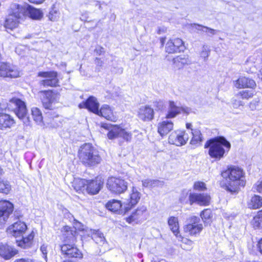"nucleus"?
<instances>
[{"mask_svg":"<svg viewBox=\"0 0 262 262\" xmlns=\"http://www.w3.org/2000/svg\"><path fill=\"white\" fill-rule=\"evenodd\" d=\"M245 173L241 168L231 166L222 173L223 177H227L226 189L231 192H237L240 187L245 185Z\"/></svg>","mask_w":262,"mask_h":262,"instance_id":"nucleus-1","label":"nucleus"},{"mask_svg":"<svg viewBox=\"0 0 262 262\" xmlns=\"http://www.w3.org/2000/svg\"><path fill=\"white\" fill-rule=\"evenodd\" d=\"M228 151L230 148V143L223 137L211 139L206 142L205 148H209V155L212 158L220 160L224 157L225 149Z\"/></svg>","mask_w":262,"mask_h":262,"instance_id":"nucleus-2","label":"nucleus"},{"mask_svg":"<svg viewBox=\"0 0 262 262\" xmlns=\"http://www.w3.org/2000/svg\"><path fill=\"white\" fill-rule=\"evenodd\" d=\"M80 161L86 166H94L100 163L101 158L98 151L89 143L80 146L78 151Z\"/></svg>","mask_w":262,"mask_h":262,"instance_id":"nucleus-3","label":"nucleus"},{"mask_svg":"<svg viewBox=\"0 0 262 262\" xmlns=\"http://www.w3.org/2000/svg\"><path fill=\"white\" fill-rule=\"evenodd\" d=\"M7 106L9 109L14 110L18 118L24 123L27 124L29 122L28 110L24 101L17 98H13L9 100Z\"/></svg>","mask_w":262,"mask_h":262,"instance_id":"nucleus-4","label":"nucleus"},{"mask_svg":"<svg viewBox=\"0 0 262 262\" xmlns=\"http://www.w3.org/2000/svg\"><path fill=\"white\" fill-rule=\"evenodd\" d=\"M104 128L108 130L107 137L109 139H114L122 138L127 142H130L132 139V134L118 125H112L105 124L102 126Z\"/></svg>","mask_w":262,"mask_h":262,"instance_id":"nucleus-5","label":"nucleus"},{"mask_svg":"<svg viewBox=\"0 0 262 262\" xmlns=\"http://www.w3.org/2000/svg\"><path fill=\"white\" fill-rule=\"evenodd\" d=\"M106 186L112 193L121 194L127 190V183L120 178L111 177L107 179Z\"/></svg>","mask_w":262,"mask_h":262,"instance_id":"nucleus-6","label":"nucleus"},{"mask_svg":"<svg viewBox=\"0 0 262 262\" xmlns=\"http://www.w3.org/2000/svg\"><path fill=\"white\" fill-rule=\"evenodd\" d=\"M57 76V73L55 71L39 72L38 76L43 78L39 81V84L43 86H57L59 83Z\"/></svg>","mask_w":262,"mask_h":262,"instance_id":"nucleus-7","label":"nucleus"},{"mask_svg":"<svg viewBox=\"0 0 262 262\" xmlns=\"http://www.w3.org/2000/svg\"><path fill=\"white\" fill-rule=\"evenodd\" d=\"M141 196V193L135 187L133 186L128 198L123 202L124 213H126L139 202Z\"/></svg>","mask_w":262,"mask_h":262,"instance_id":"nucleus-8","label":"nucleus"},{"mask_svg":"<svg viewBox=\"0 0 262 262\" xmlns=\"http://www.w3.org/2000/svg\"><path fill=\"white\" fill-rule=\"evenodd\" d=\"M188 139L189 136L185 131L177 130L170 134L168 142L177 146H182L187 143Z\"/></svg>","mask_w":262,"mask_h":262,"instance_id":"nucleus-9","label":"nucleus"},{"mask_svg":"<svg viewBox=\"0 0 262 262\" xmlns=\"http://www.w3.org/2000/svg\"><path fill=\"white\" fill-rule=\"evenodd\" d=\"M19 75V71L15 67L6 62H0L1 77L15 78Z\"/></svg>","mask_w":262,"mask_h":262,"instance_id":"nucleus-10","label":"nucleus"},{"mask_svg":"<svg viewBox=\"0 0 262 262\" xmlns=\"http://www.w3.org/2000/svg\"><path fill=\"white\" fill-rule=\"evenodd\" d=\"M27 229V226L25 222L17 221L11 226L7 230L8 234L17 238L23 236Z\"/></svg>","mask_w":262,"mask_h":262,"instance_id":"nucleus-11","label":"nucleus"},{"mask_svg":"<svg viewBox=\"0 0 262 262\" xmlns=\"http://www.w3.org/2000/svg\"><path fill=\"white\" fill-rule=\"evenodd\" d=\"M14 209L12 203L6 200L0 201V222L4 224L12 214Z\"/></svg>","mask_w":262,"mask_h":262,"instance_id":"nucleus-12","label":"nucleus"},{"mask_svg":"<svg viewBox=\"0 0 262 262\" xmlns=\"http://www.w3.org/2000/svg\"><path fill=\"white\" fill-rule=\"evenodd\" d=\"M190 110V108L187 107L178 106L176 105L174 102L170 101L169 102L167 113L166 115L165 118L166 119L173 118L181 113L188 114Z\"/></svg>","mask_w":262,"mask_h":262,"instance_id":"nucleus-13","label":"nucleus"},{"mask_svg":"<svg viewBox=\"0 0 262 262\" xmlns=\"http://www.w3.org/2000/svg\"><path fill=\"white\" fill-rule=\"evenodd\" d=\"M200 219L196 216H193L191 218V223L188 224L184 227L185 232L188 233L191 235H195L199 233L203 229V225L198 224Z\"/></svg>","mask_w":262,"mask_h":262,"instance_id":"nucleus-14","label":"nucleus"},{"mask_svg":"<svg viewBox=\"0 0 262 262\" xmlns=\"http://www.w3.org/2000/svg\"><path fill=\"white\" fill-rule=\"evenodd\" d=\"M185 49L184 42L179 38L170 39L165 46V51L168 53H174L183 51Z\"/></svg>","mask_w":262,"mask_h":262,"instance_id":"nucleus-15","label":"nucleus"},{"mask_svg":"<svg viewBox=\"0 0 262 262\" xmlns=\"http://www.w3.org/2000/svg\"><path fill=\"white\" fill-rule=\"evenodd\" d=\"M189 200L190 205L196 203L200 205L207 206L210 203V196L205 193H190Z\"/></svg>","mask_w":262,"mask_h":262,"instance_id":"nucleus-16","label":"nucleus"},{"mask_svg":"<svg viewBox=\"0 0 262 262\" xmlns=\"http://www.w3.org/2000/svg\"><path fill=\"white\" fill-rule=\"evenodd\" d=\"M103 184L104 180L101 177H97L95 180H88L86 191L90 194H96L103 187Z\"/></svg>","mask_w":262,"mask_h":262,"instance_id":"nucleus-17","label":"nucleus"},{"mask_svg":"<svg viewBox=\"0 0 262 262\" xmlns=\"http://www.w3.org/2000/svg\"><path fill=\"white\" fill-rule=\"evenodd\" d=\"M46 109H51L52 104L55 100L54 94L52 91H41L38 93Z\"/></svg>","mask_w":262,"mask_h":262,"instance_id":"nucleus-18","label":"nucleus"},{"mask_svg":"<svg viewBox=\"0 0 262 262\" xmlns=\"http://www.w3.org/2000/svg\"><path fill=\"white\" fill-rule=\"evenodd\" d=\"M138 118L144 121H149L153 119L154 117V111L153 109L148 105L140 107L138 111Z\"/></svg>","mask_w":262,"mask_h":262,"instance_id":"nucleus-19","label":"nucleus"},{"mask_svg":"<svg viewBox=\"0 0 262 262\" xmlns=\"http://www.w3.org/2000/svg\"><path fill=\"white\" fill-rule=\"evenodd\" d=\"M62 253L69 257L80 258L81 252L75 247L69 244H64L61 246Z\"/></svg>","mask_w":262,"mask_h":262,"instance_id":"nucleus-20","label":"nucleus"},{"mask_svg":"<svg viewBox=\"0 0 262 262\" xmlns=\"http://www.w3.org/2000/svg\"><path fill=\"white\" fill-rule=\"evenodd\" d=\"M146 210V207L144 206L138 207L134 212L126 219V221L129 223H132L134 222L145 220L146 217L144 214Z\"/></svg>","mask_w":262,"mask_h":262,"instance_id":"nucleus-21","label":"nucleus"},{"mask_svg":"<svg viewBox=\"0 0 262 262\" xmlns=\"http://www.w3.org/2000/svg\"><path fill=\"white\" fill-rule=\"evenodd\" d=\"M158 132L162 137L166 136L173 128V122L168 120H163L158 124Z\"/></svg>","mask_w":262,"mask_h":262,"instance_id":"nucleus-22","label":"nucleus"},{"mask_svg":"<svg viewBox=\"0 0 262 262\" xmlns=\"http://www.w3.org/2000/svg\"><path fill=\"white\" fill-rule=\"evenodd\" d=\"M17 253L13 247L7 244H0V256L5 259H9Z\"/></svg>","mask_w":262,"mask_h":262,"instance_id":"nucleus-23","label":"nucleus"},{"mask_svg":"<svg viewBox=\"0 0 262 262\" xmlns=\"http://www.w3.org/2000/svg\"><path fill=\"white\" fill-rule=\"evenodd\" d=\"M97 115L111 121L115 122L117 120V117L114 115L112 109L107 104L102 105Z\"/></svg>","mask_w":262,"mask_h":262,"instance_id":"nucleus-24","label":"nucleus"},{"mask_svg":"<svg viewBox=\"0 0 262 262\" xmlns=\"http://www.w3.org/2000/svg\"><path fill=\"white\" fill-rule=\"evenodd\" d=\"M15 124L14 120L10 115L0 113V129L6 130L10 128Z\"/></svg>","mask_w":262,"mask_h":262,"instance_id":"nucleus-25","label":"nucleus"},{"mask_svg":"<svg viewBox=\"0 0 262 262\" xmlns=\"http://www.w3.org/2000/svg\"><path fill=\"white\" fill-rule=\"evenodd\" d=\"M256 85V83L254 80L246 77L239 78L235 81V87L238 89L245 88L254 89Z\"/></svg>","mask_w":262,"mask_h":262,"instance_id":"nucleus-26","label":"nucleus"},{"mask_svg":"<svg viewBox=\"0 0 262 262\" xmlns=\"http://www.w3.org/2000/svg\"><path fill=\"white\" fill-rule=\"evenodd\" d=\"M19 24V19L16 18L13 15L9 14L6 16L4 26L8 30H13L18 27Z\"/></svg>","mask_w":262,"mask_h":262,"instance_id":"nucleus-27","label":"nucleus"},{"mask_svg":"<svg viewBox=\"0 0 262 262\" xmlns=\"http://www.w3.org/2000/svg\"><path fill=\"white\" fill-rule=\"evenodd\" d=\"M106 207L112 212L119 211L120 213H124L123 203L121 204L120 201L112 200L106 204Z\"/></svg>","mask_w":262,"mask_h":262,"instance_id":"nucleus-28","label":"nucleus"},{"mask_svg":"<svg viewBox=\"0 0 262 262\" xmlns=\"http://www.w3.org/2000/svg\"><path fill=\"white\" fill-rule=\"evenodd\" d=\"M21 237H22V238L20 240H16L18 246L25 249L28 248L30 247L32 244V241L34 237V233L33 231H32L27 236L24 237L23 235Z\"/></svg>","mask_w":262,"mask_h":262,"instance_id":"nucleus-29","label":"nucleus"},{"mask_svg":"<svg viewBox=\"0 0 262 262\" xmlns=\"http://www.w3.org/2000/svg\"><path fill=\"white\" fill-rule=\"evenodd\" d=\"M173 62L175 67L180 69L184 66L189 64L191 61L187 55H181L174 58Z\"/></svg>","mask_w":262,"mask_h":262,"instance_id":"nucleus-30","label":"nucleus"},{"mask_svg":"<svg viewBox=\"0 0 262 262\" xmlns=\"http://www.w3.org/2000/svg\"><path fill=\"white\" fill-rule=\"evenodd\" d=\"M99 102L95 97L90 96L86 100V108L90 112L97 115L99 111Z\"/></svg>","mask_w":262,"mask_h":262,"instance_id":"nucleus-31","label":"nucleus"},{"mask_svg":"<svg viewBox=\"0 0 262 262\" xmlns=\"http://www.w3.org/2000/svg\"><path fill=\"white\" fill-rule=\"evenodd\" d=\"M191 134L192 137L190 141V144L196 146L201 145L203 140L201 131L199 129L195 128L192 130Z\"/></svg>","mask_w":262,"mask_h":262,"instance_id":"nucleus-32","label":"nucleus"},{"mask_svg":"<svg viewBox=\"0 0 262 262\" xmlns=\"http://www.w3.org/2000/svg\"><path fill=\"white\" fill-rule=\"evenodd\" d=\"M25 9L23 6L16 4H13L11 5L10 10L9 14L10 15H13L18 19H20L23 15Z\"/></svg>","mask_w":262,"mask_h":262,"instance_id":"nucleus-33","label":"nucleus"},{"mask_svg":"<svg viewBox=\"0 0 262 262\" xmlns=\"http://www.w3.org/2000/svg\"><path fill=\"white\" fill-rule=\"evenodd\" d=\"M168 224L173 234L178 237L179 226L178 218L174 216L170 217L168 220Z\"/></svg>","mask_w":262,"mask_h":262,"instance_id":"nucleus-34","label":"nucleus"},{"mask_svg":"<svg viewBox=\"0 0 262 262\" xmlns=\"http://www.w3.org/2000/svg\"><path fill=\"white\" fill-rule=\"evenodd\" d=\"M28 14L33 19L39 20L43 16V13L40 9H36L30 6L27 8Z\"/></svg>","mask_w":262,"mask_h":262,"instance_id":"nucleus-35","label":"nucleus"},{"mask_svg":"<svg viewBox=\"0 0 262 262\" xmlns=\"http://www.w3.org/2000/svg\"><path fill=\"white\" fill-rule=\"evenodd\" d=\"M248 207L251 209H258L262 206V198L256 195L253 196L248 203Z\"/></svg>","mask_w":262,"mask_h":262,"instance_id":"nucleus-36","label":"nucleus"},{"mask_svg":"<svg viewBox=\"0 0 262 262\" xmlns=\"http://www.w3.org/2000/svg\"><path fill=\"white\" fill-rule=\"evenodd\" d=\"M32 115L34 120L39 125L43 124V117L40 110L36 107H33L31 110Z\"/></svg>","mask_w":262,"mask_h":262,"instance_id":"nucleus-37","label":"nucleus"},{"mask_svg":"<svg viewBox=\"0 0 262 262\" xmlns=\"http://www.w3.org/2000/svg\"><path fill=\"white\" fill-rule=\"evenodd\" d=\"M254 95V91L253 90H243L239 92L235 96L238 99H249L252 98Z\"/></svg>","mask_w":262,"mask_h":262,"instance_id":"nucleus-38","label":"nucleus"},{"mask_svg":"<svg viewBox=\"0 0 262 262\" xmlns=\"http://www.w3.org/2000/svg\"><path fill=\"white\" fill-rule=\"evenodd\" d=\"M251 223L255 229L262 228V211L257 212V214L254 216Z\"/></svg>","mask_w":262,"mask_h":262,"instance_id":"nucleus-39","label":"nucleus"},{"mask_svg":"<svg viewBox=\"0 0 262 262\" xmlns=\"http://www.w3.org/2000/svg\"><path fill=\"white\" fill-rule=\"evenodd\" d=\"M92 238L96 244L100 246L103 245L105 243V238L103 234L99 231H97L95 233L92 234Z\"/></svg>","mask_w":262,"mask_h":262,"instance_id":"nucleus-40","label":"nucleus"},{"mask_svg":"<svg viewBox=\"0 0 262 262\" xmlns=\"http://www.w3.org/2000/svg\"><path fill=\"white\" fill-rule=\"evenodd\" d=\"M178 239L182 243V248L186 250H190L193 248V241L186 238L182 237L180 235H178Z\"/></svg>","mask_w":262,"mask_h":262,"instance_id":"nucleus-41","label":"nucleus"},{"mask_svg":"<svg viewBox=\"0 0 262 262\" xmlns=\"http://www.w3.org/2000/svg\"><path fill=\"white\" fill-rule=\"evenodd\" d=\"M88 180L85 179H77L75 181L74 188L76 191H81L84 189L88 185Z\"/></svg>","mask_w":262,"mask_h":262,"instance_id":"nucleus-42","label":"nucleus"},{"mask_svg":"<svg viewBox=\"0 0 262 262\" xmlns=\"http://www.w3.org/2000/svg\"><path fill=\"white\" fill-rule=\"evenodd\" d=\"M142 182L143 186L145 187H152L156 186H159L162 184L161 182L159 180L151 179H146L143 180Z\"/></svg>","mask_w":262,"mask_h":262,"instance_id":"nucleus-43","label":"nucleus"},{"mask_svg":"<svg viewBox=\"0 0 262 262\" xmlns=\"http://www.w3.org/2000/svg\"><path fill=\"white\" fill-rule=\"evenodd\" d=\"M11 190V186L7 181L0 180V192L7 194Z\"/></svg>","mask_w":262,"mask_h":262,"instance_id":"nucleus-44","label":"nucleus"},{"mask_svg":"<svg viewBox=\"0 0 262 262\" xmlns=\"http://www.w3.org/2000/svg\"><path fill=\"white\" fill-rule=\"evenodd\" d=\"M59 12L53 6L49 12L48 17L50 20L55 21L59 18Z\"/></svg>","mask_w":262,"mask_h":262,"instance_id":"nucleus-45","label":"nucleus"},{"mask_svg":"<svg viewBox=\"0 0 262 262\" xmlns=\"http://www.w3.org/2000/svg\"><path fill=\"white\" fill-rule=\"evenodd\" d=\"M211 215V211L208 209L204 210L201 213L202 219L206 224H208L210 222Z\"/></svg>","mask_w":262,"mask_h":262,"instance_id":"nucleus-46","label":"nucleus"},{"mask_svg":"<svg viewBox=\"0 0 262 262\" xmlns=\"http://www.w3.org/2000/svg\"><path fill=\"white\" fill-rule=\"evenodd\" d=\"M77 225L78 226L77 227V229L78 230H79L85 231V232H86V235L88 236H91L92 237V234H93V233H95L97 232V231H96V230H92L91 229H89L88 228H84L83 225H82L79 222H77Z\"/></svg>","mask_w":262,"mask_h":262,"instance_id":"nucleus-47","label":"nucleus"},{"mask_svg":"<svg viewBox=\"0 0 262 262\" xmlns=\"http://www.w3.org/2000/svg\"><path fill=\"white\" fill-rule=\"evenodd\" d=\"M190 193L189 191L184 190L182 192L181 196L180 197V201L182 203H189V196Z\"/></svg>","mask_w":262,"mask_h":262,"instance_id":"nucleus-48","label":"nucleus"},{"mask_svg":"<svg viewBox=\"0 0 262 262\" xmlns=\"http://www.w3.org/2000/svg\"><path fill=\"white\" fill-rule=\"evenodd\" d=\"M193 189L196 191H203L206 189V185L204 182L197 181L194 183Z\"/></svg>","mask_w":262,"mask_h":262,"instance_id":"nucleus-49","label":"nucleus"},{"mask_svg":"<svg viewBox=\"0 0 262 262\" xmlns=\"http://www.w3.org/2000/svg\"><path fill=\"white\" fill-rule=\"evenodd\" d=\"M253 191L261 192L262 191V179L258 181L253 186Z\"/></svg>","mask_w":262,"mask_h":262,"instance_id":"nucleus-50","label":"nucleus"},{"mask_svg":"<svg viewBox=\"0 0 262 262\" xmlns=\"http://www.w3.org/2000/svg\"><path fill=\"white\" fill-rule=\"evenodd\" d=\"M210 53V50L209 48L206 46H204L203 47L202 51L201 53V56L202 57L204 58V60H206V58L209 56Z\"/></svg>","mask_w":262,"mask_h":262,"instance_id":"nucleus-51","label":"nucleus"},{"mask_svg":"<svg viewBox=\"0 0 262 262\" xmlns=\"http://www.w3.org/2000/svg\"><path fill=\"white\" fill-rule=\"evenodd\" d=\"M239 99L237 98H233L232 99V105L233 107L234 108H238L240 106H243L244 103L243 101L239 100Z\"/></svg>","mask_w":262,"mask_h":262,"instance_id":"nucleus-52","label":"nucleus"},{"mask_svg":"<svg viewBox=\"0 0 262 262\" xmlns=\"http://www.w3.org/2000/svg\"><path fill=\"white\" fill-rule=\"evenodd\" d=\"M48 246L45 244H43L40 248V251H41L43 257L46 261H47V253H48Z\"/></svg>","mask_w":262,"mask_h":262,"instance_id":"nucleus-53","label":"nucleus"},{"mask_svg":"<svg viewBox=\"0 0 262 262\" xmlns=\"http://www.w3.org/2000/svg\"><path fill=\"white\" fill-rule=\"evenodd\" d=\"M204 29H205V31H204V32L208 33L209 35H214L217 31L215 30L208 28L207 27H204Z\"/></svg>","mask_w":262,"mask_h":262,"instance_id":"nucleus-54","label":"nucleus"},{"mask_svg":"<svg viewBox=\"0 0 262 262\" xmlns=\"http://www.w3.org/2000/svg\"><path fill=\"white\" fill-rule=\"evenodd\" d=\"M192 27L193 28H194L196 30L198 31H202L204 32L205 31V29H204L205 26H203L198 24H194L193 25H191Z\"/></svg>","mask_w":262,"mask_h":262,"instance_id":"nucleus-55","label":"nucleus"},{"mask_svg":"<svg viewBox=\"0 0 262 262\" xmlns=\"http://www.w3.org/2000/svg\"><path fill=\"white\" fill-rule=\"evenodd\" d=\"M95 52L97 55H101V54L104 53V49L101 47H97L95 50Z\"/></svg>","mask_w":262,"mask_h":262,"instance_id":"nucleus-56","label":"nucleus"},{"mask_svg":"<svg viewBox=\"0 0 262 262\" xmlns=\"http://www.w3.org/2000/svg\"><path fill=\"white\" fill-rule=\"evenodd\" d=\"M14 262H33V261L32 259L29 258H20L15 260Z\"/></svg>","mask_w":262,"mask_h":262,"instance_id":"nucleus-57","label":"nucleus"},{"mask_svg":"<svg viewBox=\"0 0 262 262\" xmlns=\"http://www.w3.org/2000/svg\"><path fill=\"white\" fill-rule=\"evenodd\" d=\"M103 61L99 58H96L95 64L97 66L102 67L103 65Z\"/></svg>","mask_w":262,"mask_h":262,"instance_id":"nucleus-58","label":"nucleus"},{"mask_svg":"<svg viewBox=\"0 0 262 262\" xmlns=\"http://www.w3.org/2000/svg\"><path fill=\"white\" fill-rule=\"evenodd\" d=\"M28 1L35 4H40L43 3L45 0H28Z\"/></svg>","mask_w":262,"mask_h":262,"instance_id":"nucleus-59","label":"nucleus"},{"mask_svg":"<svg viewBox=\"0 0 262 262\" xmlns=\"http://www.w3.org/2000/svg\"><path fill=\"white\" fill-rule=\"evenodd\" d=\"M258 102L259 101L257 100H253L250 103V107L252 109L255 108L256 105L258 104Z\"/></svg>","mask_w":262,"mask_h":262,"instance_id":"nucleus-60","label":"nucleus"},{"mask_svg":"<svg viewBox=\"0 0 262 262\" xmlns=\"http://www.w3.org/2000/svg\"><path fill=\"white\" fill-rule=\"evenodd\" d=\"M156 106L158 107L159 110H160L163 107V102L162 101H156L155 102Z\"/></svg>","mask_w":262,"mask_h":262,"instance_id":"nucleus-61","label":"nucleus"},{"mask_svg":"<svg viewBox=\"0 0 262 262\" xmlns=\"http://www.w3.org/2000/svg\"><path fill=\"white\" fill-rule=\"evenodd\" d=\"M79 107L80 108H86V101L85 102H83L79 104Z\"/></svg>","mask_w":262,"mask_h":262,"instance_id":"nucleus-62","label":"nucleus"},{"mask_svg":"<svg viewBox=\"0 0 262 262\" xmlns=\"http://www.w3.org/2000/svg\"><path fill=\"white\" fill-rule=\"evenodd\" d=\"M186 127L187 129H190L192 132V130H194V129L192 128V125L190 123H187L186 124Z\"/></svg>","mask_w":262,"mask_h":262,"instance_id":"nucleus-63","label":"nucleus"},{"mask_svg":"<svg viewBox=\"0 0 262 262\" xmlns=\"http://www.w3.org/2000/svg\"><path fill=\"white\" fill-rule=\"evenodd\" d=\"M258 245L259 251L261 253V254H262V239L259 241Z\"/></svg>","mask_w":262,"mask_h":262,"instance_id":"nucleus-64","label":"nucleus"}]
</instances>
